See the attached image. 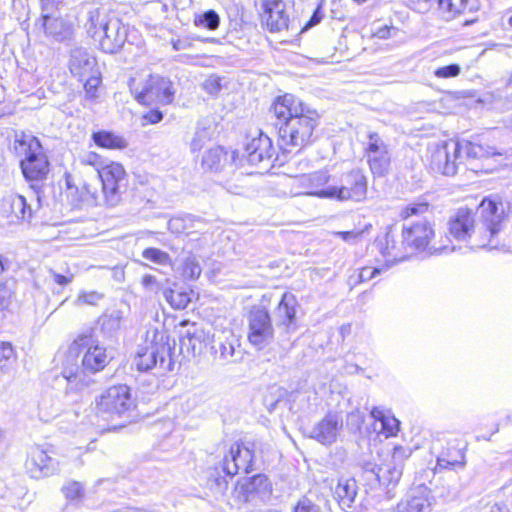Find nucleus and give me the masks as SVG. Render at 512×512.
Returning a JSON list of instances; mask_svg holds the SVG:
<instances>
[{"mask_svg": "<svg viewBox=\"0 0 512 512\" xmlns=\"http://www.w3.org/2000/svg\"><path fill=\"white\" fill-rule=\"evenodd\" d=\"M502 202L483 199L476 211L459 208L448 220L449 235L458 242H465L471 249L499 246L498 233L505 220Z\"/></svg>", "mask_w": 512, "mask_h": 512, "instance_id": "1", "label": "nucleus"}, {"mask_svg": "<svg viewBox=\"0 0 512 512\" xmlns=\"http://www.w3.org/2000/svg\"><path fill=\"white\" fill-rule=\"evenodd\" d=\"M269 113L276 118L274 126L283 152L301 151L314 141L320 116L292 94L277 97Z\"/></svg>", "mask_w": 512, "mask_h": 512, "instance_id": "2", "label": "nucleus"}, {"mask_svg": "<svg viewBox=\"0 0 512 512\" xmlns=\"http://www.w3.org/2000/svg\"><path fill=\"white\" fill-rule=\"evenodd\" d=\"M14 149L18 156L23 157L20 161L21 171L39 198L50 165L39 139L30 132H16Z\"/></svg>", "mask_w": 512, "mask_h": 512, "instance_id": "3", "label": "nucleus"}, {"mask_svg": "<svg viewBox=\"0 0 512 512\" xmlns=\"http://www.w3.org/2000/svg\"><path fill=\"white\" fill-rule=\"evenodd\" d=\"M175 340L170 341L164 331L156 328L147 330L145 338L137 347L134 365L141 372L159 368L162 372H170L175 364Z\"/></svg>", "mask_w": 512, "mask_h": 512, "instance_id": "4", "label": "nucleus"}, {"mask_svg": "<svg viewBox=\"0 0 512 512\" xmlns=\"http://www.w3.org/2000/svg\"><path fill=\"white\" fill-rule=\"evenodd\" d=\"M434 235L433 224L426 219L404 222L402 226V247L408 251V255L423 251H427L429 254H438L455 250V247L451 244V239L447 236L441 238L439 242L430 244Z\"/></svg>", "mask_w": 512, "mask_h": 512, "instance_id": "5", "label": "nucleus"}, {"mask_svg": "<svg viewBox=\"0 0 512 512\" xmlns=\"http://www.w3.org/2000/svg\"><path fill=\"white\" fill-rule=\"evenodd\" d=\"M129 88L135 100L142 105H168L173 102L175 90L170 79L159 74L132 78Z\"/></svg>", "mask_w": 512, "mask_h": 512, "instance_id": "6", "label": "nucleus"}, {"mask_svg": "<svg viewBox=\"0 0 512 512\" xmlns=\"http://www.w3.org/2000/svg\"><path fill=\"white\" fill-rule=\"evenodd\" d=\"M273 298V293L264 294L261 305L253 307L248 315V340L258 348L264 347L273 338L274 329L266 307V304L270 303Z\"/></svg>", "mask_w": 512, "mask_h": 512, "instance_id": "7", "label": "nucleus"}, {"mask_svg": "<svg viewBox=\"0 0 512 512\" xmlns=\"http://www.w3.org/2000/svg\"><path fill=\"white\" fill-rule=\"evenodd\" d=\"M97 171L102 183L103 203L109 207L119 205L128 186L124 167L112 162L97 168Z\"/></svg>", "mask_w": 512, "mask_h": 512, "instance_id": "8", "label": "nucleus"}, {"mask_svg": "<svg viewBox=\"0 0 512 512\" xmlns=\"http://www.w3.org/2000/svg\"><path fill=\"white\" fill-rule=\"evenodd\" d=\"M367 178L361 169H352L342 173L339 184H332V190L326 193L331 199L337 201L361 202L367 196Z\"/></svg>", "mask_w": 512, "mask_h": 512, "instance_id": "9", "label": "nucleus"}, {"mask_svg": "<svg viewBox=\"0 0 512 512\" xmlns=\"http://www.w3.org/2000/svg\"><path fill=\"white\" fill-rule=\"evenodd\" d=\"M134 407L130 388L116 385L106 389L96 402V409L102 415H122Z\"/></svg>", "mask_w": 512, "mask_h": 512, "instance_id": "10", "label": "nucleus"}, {"mask_svg": "<svg viewBox=\"0 0 512 512\" xmlns=\"http://www.w3.org/2000/svg\"><path fill=\"white\" fill-rule=\"evenodd\" d=\"M52 454L54 452L51 449L39 445L29 448L25 468L31 478L42 479L60 471L59 461Z\"/></svg>", "mask_w": 512, "mask_h": 512, "instance_id": "11", "label": "nucleus"}, {"mask_svg": "<svg viewBox=\"0 0 512 512\" xmlns=\"http://www.w3.org/2000/svg\"><path fill=\"white\" fill-rule=\"evenodd\" d=\"M461 153L462 145L460 142H444L437 146L431 154L432 169L446 176H454L462 163Z\"/></svg>", "mask_w": 512, "mask_h": 512, "instance_id": "12", "label": "nucleus"}, {"mask_svg": "<svg viewBox=\"0 0 512 512\" xmlns=\"http://www.w3.org/2000/svg\"><path fill=\"white\" fill-rule=\"evenodd\" d=\"M365 156L374 176L383 177L388 174L391 165V153L388 145L378 133H369Z\"/></svg>", "mask_w": 512, "mask_h": 512, "instance_id": "13", "label": "nucleus"}, {"mask_svg": "<svg viewBox=\"0 0 512 512\" xmlns=\"http://www.w3.org/2000/svg\"><path fill=\"white\" fill-rule=\"evenodd\" d=\"M277 306L273 311L276 326L281 330V336L289 340V335L297 328L296 308L298 305L294 294L285 292L280 298H276Z\"/></svg>", "mask_w": 512, "mask_h": 512, "instance_id": "14", "label": "nucleus"}, {"mask_svg": "<svg viewBox=\"0 0 512 512\" xmlns=\"http://www.w3.org/2000/svg\"><path fill=\"white\" fill-rule=\"evenodd\" d=\"M410 455L411 451L409 449L402 446L395 447L391 456V462L377 469L374 483H378L388 490L394 488L401 479L404 460L409 458Z\"/></svg>", "mask_w": 512, "mask_h": 512, "instance_id": "15", "label": "nucleus"}, {"mask_svg": "<svg viewBox=\"0 0 512 512\" xmlns=\"http://www.w3.org/2000/svg\"><path fill=\"white\" fill-rule=\"evenodd\" d=\"M298 187L303 189L301 194L315 196L321 199H331L326 196L328 191L332 190L334 177L330 175L327 169H321L312 173H304L296 177Z\"/></svg>", "mask_w": 512, "mask_h": 512, "instance_id": "16", "label": "nucleus"}, {"mask_svg": "<svg viewBox=\"0 0 512 512\" xmlns=\"http://www.w3.org/2000/svg\"><path fill=\"white\" fill-rule=\"evenodd\" d=\"M253 458L252 450L236 443L224 457L222 469L230 477L241 471L248 474L253 470Z\"/></svg>", "mask_w": 512, "mask_h": 512, "instance_id": "17", "label": "nucleus"}, {"mask_svg": "<svg viewBox=\"0 0 512 512\" xmlns=\"http://www.w3.org/2000/svg\"><path fill=\"white\" fill-rule=\"evenodd\" d=\"M247 161L251 165L264 164L267 168L272 165L275 149L272 140L262 132L258 137L253 138L245 148Z\"/></svg>", "mask_w": 512, "mask_h": 512, "instance_id": "18", "label": "nucleus"}, {"mask_svg": "<svg viewBox=\"0 0 512 512\" xmlns=\"http://www.w3.org/2000/svg\"><path fill=\"white\" fill-rule=\"evenodd\" d=\"M432 495L428 487L421 485L411 489L396 505V512H430Z\"/></svg>", "mask_w": 512, "mask_h": 512, "instance_id": "19", "label": "nucleus"}, {"mask_svg": "<svg viewBox=\"0 0 512 512\" xmlns=\"http://www.w3.org/2000/svg\"><path fill=\"white\" fill-rule=\"evenodd\" d=\"M126 37L127 31L125 26L120 19L113 17L96 41L99 42L103 52L113 54L122 48Z\"/></svg>", "mask_w": 512, "mask_h": 512, "instance_id": "20", "label": "nucleus"}, {"mask_svg": "<svg viewBox=\"0 0 512 512\" xmlns=\"http://www.w3.org/2000/svg\"><path fill=\"white\" fill-rule=\"evenodd\" d=\"M69 69L80 81H84L86 76L100 72L96 58L82 47L71 50Z\"/></svg>", "mask_w": 512, "mask_h": 512, "instance_id": "21", "label": "nucleus"}, {"mask_svg": "<svg viewBox=\"0 0 512 512\" xmlns=\"http://www.w3.org/2000/svg\"><path fill=\"white\" fill-rule=\"evenodd\" d=\"M215 353L224 363H236L242 360L244 350L241 348L240 340L231 332L223 331L215 340Z\"/></svg>", "mask_w": 512, "mask_h": 512, "instance_id": "22", "label": "nucleus"}, {"mask_svg": "<svg viewBox=\"0 0 512 512\" xmlns=\"http://www.w3.org/2000/svg\"><path fill=\"white\" fill-rule=\"evenodd\" d=\"M342 418L335 413H328L321 421L313 426L309 436L323 445H331L337 440L342 428Z\"/></svg>", "mask_w": 512, "mask_h": 512, "instance_id": "23", "label": "nucleus"}, {"mask_svg": "<svg viewBox=\"0 0 512 512\" xmlns=\"http://www.w3.org/2000/svg\"><path fill=\"white\" fill-rule=\"evenodd\" d=\"M262 20L271 32H280L288 28L289 17L282 0H264Z\"/></svg>", "mask_w": 512, "mask_h": 512, "instance_id": "24", "label": "nucleus"}, {"mask_svg": "<svg viewBox=\"0 0 512 512\" xmlns=\"http://www.w3.org/2000/svg\"><path fill=\"white\" fill-rule=\"evenodd\" d=\"M374 244L378 251L386 258V269L408 257V251L404 250L402 244L400 246L396 245L394 235L390 230L386 231L383 235H379Z\"/></svg>", "mask_w": 512, "mask_h": 512, "instance_id": "25", "label": "nucleus"}, {"mask_svg": "<svg viewBox=\"0 0 512 512\" xmlns=\"http://www.w3.org/2000/svg\"><path fill=\"white\" fill-rule=\"evenodd\" d=\"M240 493L245 502H253L256 498L265 500L272 493V484L267 476L257 474L240 485Z\"/></svg>", "mask_w": 512, "mask_h": 512, "instance_id": "26", "label": "nucleus"}, {"mask_svg": "<svg viewBox=\"0 0 512 512\" xmlns=\"http://www.w3.org/2000/svg\"><path fill=\"white\" fill-rule=\"evenodd\" d=\"M476 0H436V11L438 16L451 21L466 11L472 12L477 9Z\"/></svg>", "mask_w": 512, "mask_h": 512, "instance_id": "27", "label": "nucleus"}, {"mask_svg": "<svg viewBox=\"0 0 512 512\" xmlns=\"http://www.w3.org/2000/svg\"><path fill=\"white\" fill-rule=\"evenodd\" d=\"M41 21L46 36L54 41L64 42L72 38L73 27L63 18L43 15Z\"/></svg>", "mask_w": 512, "mask_h": 512, "instance_id": "28", "label": "nucleus"}, {"mask_svg": "<svg viewBox=\"0 0 512 512\" xmlns=\"http://www.w3.org/2000/svg\"><path fill=\"white\" fill-rule=\"evenodd\" d=\"M358 494V485L355 479H340L335 487L334 495L343 510L351 509Z\"/></svg>", "mask_w": 512, "mask_h": 512, "instance_id": "29", "label": "nucleus"}, {"mask_svg": "<svg viewBox=\"0 0 512 512\" xmlns=\"http://www.w3.org/2000/svg\"><path fill=\"white\" fill-rule=\"evenodd\" d=\"M63 403L54 391L45 392L38 403V415L44 422H48L60 414Z\"/></svg>", "mask_w": 512, "mask_h": 512, "instance_id": "30", "label": "nucleus"}, {"mask_svg": "<svg viewBox=\"0 0 512 512\" xmlns=\"http://www.w3.org/2000/svg\"><path fill=\"white\" fill-rule=\"evenodd\" d=\"M109 362L106 349L96 345L88 348L82 358V369L84 372L95 373L102 370Z\"/></svg>", "mask_w": 512, "mask_h": 512, "instance_id": "31", "label": "nucleus"}, {"mask_svg": "<svg viewBox=\"0 0 512 512\" xmlns=\"http://www.w3.org/2000/svg\"><path fill=\"white\" fill-rule=\"evenodd\" d=\"M108 12L103 8H94L88 12V18L85 23L87 33L94 38L98 39L99 35L102 34L104 29L111 22Z\"/></svg>", "mask_w": 512, "mask_h": 512, "instance_id": "32", "label": "nucleus"}, {"mask_svg": "<svg viewBox=\"0 0 512 512\" xmlns=\"http://www.w3.org/2000/svg\"><path fill=\"white\" fill-rule=\"evenodd\" d=\"M465 453L462 448L449 447L437 457L435 470L464 468Z\"/></svg>", "mask_w": 512, "mask_h": 512, "instance_id": "33", "label": "nucleus"}, {"mask_svg": "<svg viewBox=\"0 0 512 512\" xmlns=\"http://www.w3.org/2000/svg\"><path fill=\"white\" fill-rule=\"evenodd\" d=\"M204 340V333L198 329L195 324H192L185 333L180 336V347L186 349L187 352L195 354L196 350L201 348Z\"/></svg>", "mask_w": 512, "mask_h": 512, "instance_id": "34", "label": "nucleus"}, {"mask_svg": "<svg viewBox=\"0 0 512 512\" xmlns=\"http://www.w3.org/2000/svg\"><path fill=\"white\" fill-rule=\"evenodd\" d=\"M125 323L124 313L121 310H112L100 318L101 330L109 335L116 334Z\"/></svg>", "mask_w": 512, "mask_h": 512, "instance_id": "35", "label": "nucleus"}, {"mask_svg": "<svg viewBox=\"0 0 512 512\" xmlns=\"http://www.w3.org/2000/svg\"><path fill=\"white\" fill-rule=\"evenodd\" d=\"M370 414L375 420L380 422L381 432L385 434L386 438L394 436L399 430V420L392 415L386 414L382 409L373 407Z\"/></svg>", "mask_w": 512, "mask_h": 512, "instance_id": "36", "label": "nucleus"}, {"mask_svg": "<svg viewBox=\"0 0 512 512\" xmlns=\"http://www.w3.org/2000/svg\"><path fill=\"white\" fill-rule=\"evenodd\" d=\"M200 218H197L191 214H182L172 217L167 225L169 231L175 234L190 233V230L196 226V223H200Z\"/></svg>", "mask_w": 512, "mask_h": 512, "instance_id": "37", "label": "nucleus"}, {"mask_svg": "<svg viewBox=\"0 0 512 512\" xmlns=\"http://www.w3.org/2000/svg\"><path fill=\"white\" fill-rule=\"evenodd\" d=\"M92 138L95 144L102 148L123 149L127 146V142L122 137L107 131L94 132Z\"/></svg>", "mask_w": 512, "mask_h": 512, "instance_id": "38", "label": "nucleus"}, {"mask_svg": "<svg viewBox=\"0 0 512 512\" xmlns=\"http://www.w3.org/2000/svg\"><path fill=\"white\" fill-rule=\"evenodd\" d=\"M227 153L216 146L207 150L202 157V166L210 171H219L226 160Z\"/></svg>", "mask_w": 512, "mask_h": 512, "instance_id": "39", "label": "nucleus"}, {"mask_svg": "<svg viewBox=\"0 0 512 512\" xmlns=\"http://www.w3.org/2000/svg\"><path fill=\"white\" fill-rule=\"evenodd\" d=\"M11 213L22 221L30 222L33 210L22 195H14L9 198Z\"/></svg>", "mask_w": 512, "mask_h": 512, "instance_id": "40", "label": "nucleus"}, {"mask_svg": "<svg viewBox=\"0 0 512 512\" xmlns=\"http://www.w3.org/2000/svg\"><path fill=\"white\" fill-rule=\"evenodd\" d=\"M163 296L172 308L178 310L185 309L191 302L190 293L178 288L164 289Z\"/></svg>", "mask_w": 512, "mask_h": 512, "instance_id": "41", "label": "nucleus"}, {"mask_svg": "<svg viewBox=\"0 0 512 512\" xmlns=\"http://www.w3.org/2000/svg\"><path fill=\"white\" fill-rule=\"evenodd\" d=\"M461 145L462 151L471 159H485L497 154L494 147L484 146L480 143L466 141Z\"/></svg>", "mask_w": 512, "mask_h": 512, "instance_id": "42", "label": "nucleus"}, {"mask_svg": "<svg viewBox=\"0 0 512 512\" xmlns=\"http://www.w3.org/2000/svg\"><path fill=\"white\" fill-rule=\"evenodd\" d=\"M193 23L197 27L216 30L220 25V16L215 10L209 9L201 14H196Z\"/></svg>", "mask_w": 512, "mask_h": 512, "instance_id": "43", "label": "nucleus"}, {"mask_svg": "<svg viewBox=\"0 0 512 512\" xmlns=\"http://www.w3.org/2000/svg\"><path fill=\"white\" fill-rule=\"evenodd\" d=\"M430 204L424 199H418L407 204L400 212V217L407 222L410 217L421 216L430 210Z\"/></svg>", "mask_w": 512, "mask_h": 512, "instance_id": "44", "label": "nucleus"}, {"mask_svg": "<svg viewBox=\"0 0 512 512\" xmlns=\"http://www.w3.org/2000/svg\"><path fill=\"white\" fill-rule=\"evenodd\" d=\"M64 497L70 502H80L85 496V488L81 482L75 480L67 481L61 488Z\"/></svg>", "mask_w": 512, "mask_h": 512, "instance_id": "45", "label": "nucleus"}, {"mask_svg": "<svg viewBox=\"0 0 512 512\" xmlns=\"http://www.w3.org/2000/svg\"><path fill=\"white\" fill-rule=\"evenodd\" d=\"M16 361V353L10 342L0 341V370L9 371Z\"/></svg>", "mask_w": 512, "mask_h": 512, "instance_id": "46", "label": "nucleus"}, {"mask_svg": "<svg viewBox=\"0 0 512 512\" xmlns=\"http://www.w3.org/2000/svg\"><path fill=\"white\" fill-rule=\"evenodd\" d=\"M202 272V268L196 256L189 255L185 258L182 267V273L185 278L197 279Z\"/></svg>", "mask_w": 512, "mask_h": 512, "instance_id": "47", "label": "nucleus"}, {"mask_svg": "<svg viewBox=\"0 0 512 512\" xmlns=\"http://www.w3.org/2000/svg\"><path fill=\"white\" fill-rule=\"evenodd\" d=\"M211 132L207 127L197 126L195 134L190 143V149L192 152L200 151L205 144L210 141Z\"/></svg>", "mask_w": 512, "mask_h": 512, "instance_id": "48", "label": "nucleus"}, {"mask_svg": "<svg viewBox=\"0 0 512 512\" xmlns=\"http://www.w3.org/2000/svg\"><path fill=\"white\" fill-rule=\"evenodd\" d=\"M143 258L152 261L156 264L167 265L170 263V256L157 248H147L142 253Z\"/></svg>", "mask_w": 512, "mask_h": 512, "instance_id": "49", "label": "nucleus"}, {"mask_svg": "<svg viewBox=\"0 0 512 512\" xmlns=\"http://www.w3.org/2000/svg\"><path fill=\"white\" fill-rule=\"evenodd\" d=\"M104 298V295L97 291H81L75 300L77 306L84 304L97 305Z\"/></svg>", "mask_w": 512, "mask_h": 512, "instance_id": "50", "label": "nucleus"}, {"mask_svg": "<svg viewBox=\"0 0 512 512\" xmlns=\"http://www.w3.org/2000/svg\"><path fill=\"white\" fill-rule=\"evenodd\" d=\"M84 89L86 96L89 98H95L97 95L98 86L101 83V72L91 74L84 78Z\"/></svg>", "mask_w": 512, "mask_h": 512, "instance_id": "51", "label": "nucleus"}, {"mask_svg": "<svg viewBox=\"0 0 512 512\" xmlns=\"http://www.w3.org/2000/svg\"><path fill=\"white\" fill-rule=\"evenodd\" d=\"M293 512H323L307 495L302 496L293 508Z\"/></svg>", "mask_w": 512, "mask_h": 512, "instance_id": "52", "label": "nucleus"}, {"mask_svg": "<svg viewBox=\"0 0 512 512\" xmlns=\"http://www.w3.org/2000/svg\"><path fill=\"white\" fill-rule=\"evenodd\" d=\"M460 73L461 67L456 63L439 67L434 71L435 77L444 79L457 77Z\"/></svg>", "mask_w": 512, "mask_h": 512, "instance_id": "53", "label": "nucleus"}, {"mask_svg": "<svg viewBox=\"0 0 512 512\" xmlns=\"http://www.w3.org/2000/svg\"><path fill=\"white\" fill-rule=\"evenodd\" d=\"M360 467L363 471V474L366 476V480L371 484L374 483L377 475V469L380 468V466L370 460H363L360 463Z\"/></svg>", "mask_w": 512, "mask_h": 512, "instance_id": "54", "label": "nucleus"}, {"mask_svg": "<svg viewBox=\"0 0 512 512\" xmlns=\"http://www.w3.org/2000/svg\"><path fill=\"white\" fill-rule=\"evenodd\" d=\"M409 1V7L418 12V13H426L428 12L432 7L435 6L436 0H408Z\"/></svg>", "mask_w": 512, "mask_h": 512, "instance_id": "55", "label": "nucleus"}, {"mask_svg": "<svg viewBox=\"0 0 512 512\" xmlns=\"http://www.w3.org/2000/svg\"><path fill=\"white\" fill-rule=\"evenodd\" d=\"M204 90L211 94H217L221 89L220 79L217 77H209L204 83H203Z\"/></svg>", "mask_w": 512, "mask_h": 512, "instance_id": "56", "label": "nucleus"}, {"mask_svg": "<svg viewBox=\"0 0 512 512\" xmlns=\"http://www.w3.org/2000/svg\"><path fill=\"white\" fill-rule=\"evenodd\" d=\"M382 268L363 267L359 273V280L361 282L369 281L374 278L377 274L381 273Z\"/></svg>", "mask_w": 512, "mask_h": 512, "instance_id": "57", "label": "nucleus"}, {"mask_svg": "<svg viewBox=\"0 0 512 512\" xmlns=\"http://www.w3.org/2000/svg\"><path fill=\"white\" fill-rule=\"evenodd\" d=\"M364 422V417L359 410L350 412L347 415V424L359 429Z\"/></svg>", "mask_w": 512, "mask_h": 512, "instance_id": "58", "label": "nucleus"}, {"mask_svg": "<svg viewBox=\"0 0 512 512\" xmlns=\"http://www.w3.org/2000/svg\"><path fill=\"white\" fill-rule=\"evenodd\" d=\"M324 17V13L322 11V5L319 4L317 8L314 10L312 16L310 17L309 21L304 26V29L311 28L321 22V20Z\"/></svg>", "mask_w": 512, "mask_h": 512, "instance_id": "59", "label": "nucleus"}, {"mask_svg": "<svg viewBox=\"0 0 512 512\" xmlns=\"http://www.w3.org/2000/svg\"><path fill=\"white\" fill-rule=\"evenodd\" d=\"M163 119V113L158 109H152L143 115V120L147 124H156Z\"/></svg>", "mask_w": 512, "mask_h": 512, "instance_id": "60", "label": "nucleus"}, {"mask_svg": "<svg viewBox=\"0 0 512 512\" xmlns=\"http://www.w3.org/2000/svg\"><path fill=\"white\" fill-rule=\"evenodd\" d=\"M12 291L6 283L0 284V306H4L7 301L11 298Z\"/></svg>", "mask_w": 512, "mask_h": 512, "instance_id": "61", "label": "nucleus"}, {"mask_svg": "<svg viewBox=\"0 0 512 512\" xmlns=\"http://www.w3.org/2000/svg\"><path fill=\"white\" fill-rule=\"evenodd\" d=\"M482 512H510L508 505L504 503H494L483 508Z\"/></svg>", "mask_w": 512, "mask_h": 512, "instance_id": "62", "label": "nucleus"}, {"mask_svg": "<svg viewBox=\"0 0 512 512\" xmlns=\"http://www.w3.org/2000/svg\"><path fill=\"white\" fill-rule=\"evenodd\" d=\"M191 42L187 39L172 40V47L175 51L188 49L191 47Z\"/></svg>", "mask_w": 512, "mask_h": 512, "instance_id": "63", "label": "nucleus"}, {"mask_svg": "<svg viewBox=\"0 0 512 512\" xmlns=\"http://www.w3.org/2000/svg\"><path fill=\"white\" fill-rule=\"evenodd\" d=\"M52 277L55 283L65 286L72 281V276H65L56 272H52Z\"/></svg>", "mask_w": 512, "mask_h": 512, "instance_id": "64", "label": "nucleus"}]
</instances>
